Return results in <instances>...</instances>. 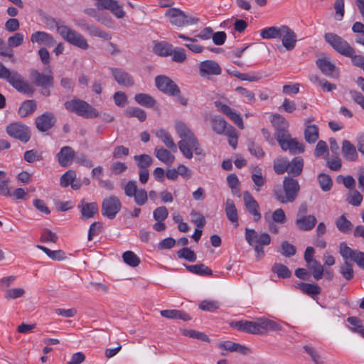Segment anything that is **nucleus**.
<instances>
[{
    "mask_svg": "<svg viewBox=\"0 0 364 364\" xmlns=\"http://www.w3.org/2000/svg\"><path fill=\"white\" fill-rule=\"evenodd\" d=\"M248 150L252 156L257 157V159H262L265 155V153L262 147L259 145L255 144L254 141H249Z\"/></svg>",
    "mask_w": 364,
    "mask_h": 364,
    "instance_id": "61",
    "label": "nucleus"
},
{
    "mask_svg": "<svg viewBox=\"0 0 364 364\" xmlns=\"http://www.w3.org/2000/svg\"><path fill=\"white\" fill-rule=\"evenodd\" d=\"M282 26H271L261 31L260 36L264 39L279 38L281 36Z\"/></svg>",
    "mask_w": 364,
    "mask_h": 364,
    "instance_id": "42",
    "label": "nucleus"
},
{
    "mask_svg": "<svg viewBox=\"0 0 364 364\" xmlns=\"http://www.w3.org/2000/svg\"><path fill=\"white\" fill-rule=\"evenodd\" d=\"M337 228L343 233L349 232L353 228V224L347 220L344 215L339 217L336 222Z\"/></svg>",
    "mask_w": 364,
    "mask_h": 364,
    "instance_id": "47",
    "label": "nucleus"
},
{
    "mask_svg": "<svg viewBox=\"0 0 364 364\" xmlns=\"http://www.w3.org/2000/svg\"><path fill=\"white\" fill-rule=\"evenodd\" d=\"M174 127L176 133L181 138L178 143V149L186 158L192 159L193 151L196 155H205L198 140L187 124L177 121L175 122Z\"/></svg>",
    "mask_w": 364,
    "mask_h": 364,
    "instance_id": "1",
    "label": "nucleus"
},
{
    "mask_svg": "<svg viewBox=\"0 0 364 364\" xmlns=\"http://www.w3.org/2000/svg\"><path fill=\"white\" fill-rule=\"evenodd\" d=\"M31 41L48 47L53 46L56 43L53 36L44 31L33 33L31 36Z\"/></svg>",
    "mask_w": 364,
    "mask_h": 364,
    "instance_id": "23",
    "label": "nucleus"
},
{
    "mask_svg": "<svg viewBox=\"0 0 364 364\" xmlns=\"http://www.w3.org/2000/svg\"><path fill=\"white\" fill-rule=\"evenodd\" d=\"M25 294V289L23 288H13L6 290L4 298L6 300L16 299L23 296Z\"/></svg>",
    "mask_w": 364,
    "mask_h": 364,
    "instance_id": "56",
    "label": "nucleus"
},
{
    "mask_svg": "<svg viewBox=\"0 0 364 364\" xmlns=\"http://www.w3.org/2000/svg\"><path fill=\"white\" fill-rule=\"evenodd\" d=\"M155 85L159 91L167 95L174 97L181 93L178 86L167 76H156L155 77Z\"/></svg>",
    "mask_w": 364,
    "mask_h": 364,
    "instance_id": "9",
    "label": "nucleus"
},
{
    "mask_svg": "<svg viewBox=\"0 0 364 364\" xmlns=\"http://www.w3.org/2000/svg\"><path fill=\"white\" fill-rule=\"evenodd\" d=\"M304 349L311 356L315 364H325L320 354L311 346H304Z\"/></svg>",
    "mask_w": 364,
    "mask_h": 364,
    "instance_id": "62",
    "label": "nucleus"
},
{
    "mask_svg": "<svg viewBox=\"0 0 364 364\" xmlns=\"http://www.w3.org/2000/svg\"><path fill=\"white\" fill-rule=\"evenodd\" d=\"M324 38L335 50L344 56L350 55L353 51V48L346 40L335 33H327Z\"/></svg>",
    "mask_w": 364,
    "mask_h": 364,
    "instance_id": "8",
    "label": "nucleus"
},
{
    "mask_svg": "<svg viewBox=\"0 0 364 364\" xmlns=\"http://www.w3.org/2000/svg\"><path fill=\"white\" fill-rule=\"evenodd\" d=\"M316 63L323 75L333 78L338 77V69L326 58H318Z\"/></svg>",
    "mask_w": 364,
    "mask_h": 364,
    "instance_id": "17",
    "label": "nucleus"
},
{
    "mask_svg": "<svg viewBox=\"0 0 364 364\" xmlns=\"http://www.w3.org/2000/svg\"><path fill=\"white\" fill-rule=\"evenodd\" d=\"M341 150L346 160L355 161L358 159V155L355 146L350 141L344 140L342 143Z\"/></svg>",
    "mask_w": 364,
    "mask_h": 364,
    "instance_id": "27",
    "label": "nucleus"
},
{
    "mask_svg": "<svg viewBox=\"0 0 364 364\" xmlns=\"http://www.w3.org/2000/svg\"><path fill=\"white\" fill-rule=\"evenodd\" d=\"M76 179V173L74 170H68L60 179V184L62 187L69 186Z\"/></svg>",
    "mask_w": 364,
    "mask_h": 364,
    "instance_id": "55",
    "label": "nucleus"
},
{
    "mask_svg": "<svg viewBox=\"0 0 364 364\" xmlns=\"http://www.w3.org/2000/svg\"><path fill=\"white\" fill-rule=\"evenodd\" d=\"M225 212L228 219L235 225L238 226V213L235 203L232 200L228 198L225 203Z\"/></svg>",
    "mask_w": 364,
    "mask_h": 364,
    "instance_id": "29",
    "label": "nucleus"
},
{
    "mask_svg": "<svg viewBox=\"0 0 364 364\" xmlns=\"http://www.w3.org/2000/svg\"><path fill=\"white\" fill-rule=\"evenodd\" d=\"M110 70L114 79L116 82L122 86L124 87H133L134 85V80L133 77L121 68H109Z\"/></svg>",
    "mask_w": 364,
    "mask_h": 364,
    "instance_id": "15",
    "label": "nucleus"
},
{
    "mask_svg": "<svg viewBox=\"0 0 364 364\" xmlns=\"http://www.w3.org/2000/svg\"><path fill=\"white\" fill-rule=\"evenodd\" d=\"M304 160L300 156L294 157L290 162L289 161L287 172L293 177L299 176L303 171Z\"/></svg>",
    "mask_w": 364,
    "mask_h": 364,
    "instance_id": "30",
    "label": "nucleus"
},
{
    "mask_svg": "<svg viewBox=\"0 0 364 364\" xmlns=\"http://www.w3.org/2000/svg\"><path fill=\"white\" fill-rule=\"evenodd\" d=\"M78 208L81 213V218L84 220L93 218L98 210L96 203H85L84 200L78 205Z\"/></svg>",
    "mask_w": 364,
    "mask_h": 364,
    "instance_id": "24",
    "label": "nucleus"
},
{
    "mask_svg": "<svg viewBox=\"0 0 364 364\" xmlns=\"http://www.w3.org/2000/svg\"><path fill=\"white\" fill-rule=\"evenodd\" d=\"M37 109V104L33 100H27L23 102L18 110V114L22 118L33 114Z\"/></svg>",
    "mask_w": 364,
    "mask_h": 364,
    "instance_id": "32",
    "label": "nucleus"
},
{
    "mask_svg": "<svg viewBox=\"0 0 364 364\" xmlns=\"http://www.w3.org/2000/svg\"><path fill=\"white\" fill-rule=\"evenodd\" d=\"M230 326L245 333L255 335H259L261 333L259 331V318H257L254 321L247 320L232 321L230 323Z\"/></svg>",
    "mask_w": 364,
    "mask_h": 364,
    "instance_id": "12",
    "label": "nucleus"
},
{
    "mask_svg": "<svg viewBox=\"0 0 364 364\" xmlns=\"http://www.w3.org/2000/svg\"><path fill=\"white\" fill-rule=\"evenodd\" d=\"M214 105L221 112L228 117L240 129H243V120L240 114L237 113L229 106L223 104L220 101H215Z\"/></svg>",
    "mask_w": 364,
    "mask_h": 364,
    "instance_id": "19",
    "label": "nucleus"
},
{
    "mask_svg": "<svg viewBox=\"0 0 364 364\" xmlns=\"http://www.w3.org/2000/svg\"><path fill=\"white\" fill-rule=\"evenodd\" d=\"M171 55L172 60L176 63H183L187 58L186 50L180 47L172 48Z\"/></svg>",
    "mask_w": 364,
    "mask_h": 364,
    "instance_id": "57",
    "label": "nucleus"
},
{
    "mask_svg": "<svg viewBox=\"0 0 364 364\" xmlns=\"http://www.w3.org/2000/svg\"><path fill=\"white\" fill-rule=\"evenodd\" d=\"M213 130L218 134H223L227 128V122L220 116H215L210 121Z\"/></svg>",
    "mask_w": 364,
    "mask_h": 364,
    "instance_id": "39",
    "label": "nucleus"
},
{
    "mask_svg": "<svg viewBox=\"0 0 364 364\" xmlns=\"http://www.w3.org/2000/svg\"><path fill=\"white\" fill-rule=\"evenodd\" d=\"M87 31L90 35L102 38L105 40H110L112 38V36L109 33L101 30L99 27L93 24H90V26L87 27Z\"/></svg>",
    "mask_w": 364,
    "mask_h": 364,
    "instance_id": "54",
    "label": "nucleus"
},
{
    "mask_svg": "<svg viewBox=\"0 0 364 364\" xmlns=\"http://www.w3.org/2000/svg\"><path fill=\"white\" fill-rule=\"evenodd\" d=\"M245 240L250 245H255L258 243L261 245H269L271 237L268 233L263 232L259 235L254 229L245 228Z\"/></svg>",
    "mask_w": 364,
    "mask_h": 364,
    "instance_id": "14",
    "label": "nucleus"
},
{
    "mask_svg": "<svg viewBox=\"0 0 364 364\" xmlns=\"http://www.w3.org/2000/svg\"><path fill=\"white\" fill-rule=\"evenodd\" d=\"M346 57H349L351 59L352 63L354 66L358 67L360 69L364 68V56L361 55H357L354 48L350 55Z\"/></svg>",
    "mask_w": 364,
    "mask_h": 364,
    "instance_id": "63",
    "label": "nucleus"
},
{
    "mask_svg": "<svg viewBox=\"0 0 364 364\" xmlns=\"http://www.w3.org/2000/svg\"><path fill=\"white\" fill-rule=\"evenodd\" d=\"M122 259L124 263L132 267H137L140 262V258L132 251H126L122 255Z\"/></svg>",
    "mask_w": 364,
    "mask_h": 364,
    "instance_id": "44",
    "label": "nucleus"
},
{
    "mask_svg": "<svg viewBox=\"0 0 364 364\" xmlns=\"http://www.w3.org/2000/svg\"><path fill=\"white\" fill-rule=\"evenodd\" d=\"M186 269L194 274L199 275H212L213 272L204 264H198L195 265H186Z\"/></svg>",
    "mask_w": 364,
    "mask_h": 364,
    "instance_id": "46",
    "label": "nucleus"
},
{
    "mask_svg": "<svg viewBox=\"0 0 364 364\" xmlns=\"http://www.w3.org/2000/svg\"><path fill=\"white\" fill-rule=\"evenodd\" d=\"M136 102L146 107H154L156 105V100L151 95L146 93H138L134 96Z\"/></svg>",
    "mask_w": 364,
    "mask_h": 364,
    "instance_id": "35",
    "label": "nucleus"
},
{
    "mask_svg": "<svg viewBox=\"0 0 364 364\" xmlns=\"http://www.w3.org/2000/svg\"><path fill=\"white\" fill-rule=\"evenodd\" d=\"M339 252L344 259H350L355 262L360 268L364 269V252L352 250L345 242L340 244Z\"/></svg>",
    "mask_w": 364,
    "mask_h": 364,
    "instance_id": "11",
    "label": "nucleus"
},
{
    "mask_svg": "<svg viewBox=\"0 0 364 364\" xmlns=\"http://www.w3.org/2000/svg\"><path fill=\"white\" fill-rule=\"evenodd\" d=\"M222 69L219 64L214 60H204L200 63L199 73L203 77L208 75H219Z\"/></svg>",
    "mask_w": 364,
    "mask_h": 364,
    "instance_id": "18",
    "label": "nucleus"
},
{
    "mask_svg": "<svg viewBox=\"0 0 364 364\" xmlns=\"http://www.w3.org/2000/svg\"><path fill=\"white\" fill-rule=\"evenodd\" d=\"M122 208L120 200L115 196L105 198L102 203L101 212L103 216L114 219Z\"/></svg>",
    "mask_w": 364,
    "mask_h": 364,
    "instance_id": "10",
    "label": "nucleus"
},
{
    "mask_svg": "<svg viewBox=\"0 0 364 364\" xmlns=\"http://www.w3.org/2000/svg\"><path fill=\"white\" fill-rule=\"evenodd\" d=\"M160 314L163 317L170 319H181L183 321H189L191 319V317L188 314L183 311L176 309L161 310L160 311Z\"/></svg>",
    "mask_w": 364,
    "mask_h": 364,
    "instance_id": "34",
    "label": "nucleus"
},
{
    "mask_svg": "<svg viewBox=\"0 0 364 364\" xmlns=\"http://www.w3.org/2000/svg\"><path fill=\"white\" fill-rule=\"evenodd\" d=\"M316 222V218L314 215H309L306 217L296 218L295 223L299 230L309 231L315 227Z\"/></svg>",
    "mask_w": 364,
    "mask_h": 364,
    "instance_id": "28",
    "label": "nucleus"
},
{
    "mask_svg": "<svg viewBox=\"0 0 364 364\" xmlns=\"http://www.w3.org/2000/svg\"><path fill=\"white\" fill-rule=\"evenodd\" d=\"M56 156L61 166L68 167L72 164L75 158V151L70 146H65L61 148Z\"/></svg>",
    "mask_w": 364,
    "mask_h": 364,
    "instance_id": "22",
    "label": "nucleus"
},
{
    "mask_svg": "<svg viewBox=\"0 0 364 364\" xmlns=\"http://www.w3.org/2000/svg\"><path fill=\"white\" fill-rule=\"evenodd\" d=\"M287 129L288 127H277L275 136L279 144L291 138Z\"/></svg>",
    "mask_w": 364,
    "mask_h": 364,
    "instance_id": "60",
    "label": "nucleus"
},
{
    "mask_svg": "<svg viewBox=\"0 0 364 364\" xmlns=\"http://www.w3.org/2000/svg\"><path fill=\"white\" fill-rule=\"evenodd\" d=\"M154 155L159 161L167 165H171L175 160V156L171 154V151L164 147H156L154 149Z\"/></svg>",
    "mask_w": 364,
    "mask_h": 364,
    "instance_id": "31",
    "label": "nucleus"
},
{
    "mask_svg": "<svg viewBox=\"0 0 364 364\" xmlns=\"http://www.w3.org/2000/svg\"><path fill=\"white\" fill-rule=\"evenodd\" d=\"M153 51L159 56L171 55L172 45L166 41H154Z\"/></svg>",
    "mask_w": 364,
    "mask_h": 364,
    "instance_id": "33",
    "label": "nucleus"
},
{
    "mask_svg": "<svg viewBox=\"0 0 364 364\" xmlns=\"http://www.w3.org/2000/svg\"><path fill=\"white\" fill-rule=\"evenodd\" d=\"M363 196L358 190L353 189L347 195L346 201L353 206H359L361 204Z\"/></svg>",
    "mask_w": 364,
    "mask_h": 364,
    "instance_id": "49",
    "label": "nucleus"
},
{
    "mask_svg": "<svg viewBox=\"0 0 364 364\" xmlns=\"http://www.w3.org/2000/svg\"><path fill=\"white\" fill-rule=\"evenodd\" d=\"M23 35L21 33H15L8 38L7 43L9 47L14 48L19 46L23 42Z\"/></svg>",
    "mask_w": 364,
    "mask_h": 364,
    "instance_id": "64",
    "label": "nucleus"
},
{
    "mask_svg": "<svg viewBox=\"0 0 364 364\" xmlns=\"http://www.w3.org/2000/svg\"><path fill=\"white\" fill-rule=\"evenodd\" d=\"M299 190L298 181L292 177L286 176L283 181V191H275V196L282 203H292L296 198Z\"/></svg>",
    "mask_w": 364,
    "mask_h": 364,
    "instance_id": "5",
    "label": "nucleus"
},
{
    "mask_svg": "<svg viewBox=\"0 0 364 364\" xmlns=\"http://www.w3.org/2000/svg\"><path fill=\"white\" fill-rule=\"evenodd\" d=\"M227 182L228 186L231 188L232 193L240 197V194L239 193V186L240 183L237 176L234 173L228 175L227 177Z\"/></svg>",
    "mask_w": 364,
    "mask_h": 364,
    "instance_id": "50",
    "label": "nucleus"
},
{
    "mask_svg": "<svg viewBox=\"0 0 364 364\" xmlns=\"http://www.w3.org/2000/svg\"><path fill=\"white\" fill-rule=\"evenodd\" d=\"M243 200L248 213L253 216L254 220H259L261 219V214L258 203L248 191L244 193Z\"/></svg>",
    "mask_w": 364,
    "mask_h": 364,
    "instance_id": "21",
    "label": "nucleus"
},
{
    "mask_svg": "<svg viewBox=\"0 0 364 364\" xmlns=\"http://www.w3.org/2000/svg\"><path fill=\"white\" fill-rule=\"evenodd\" d=\"M155 136L159 138L164 144L171 151L176 152L177 151L176 144L174 143L171 134L164 129H160L154 132Z\"/></svg>",
    "mask_w": 364,
    "mask_h": 364,
    "instance_id": "25",
    "label": "nucleus"
},
{
    "mask_svg": "<svg viewBox=\"0 0 364 364\" xmlns=\"http://www.w3.org/2000/svg\"><path fill=\"white\" fill-rule=\"evenodd\" d=\"M179 258H183L188 262H193L196 260V253L188 247H183L177 252Z\"/></svg>",
    "mask_w": 364,
    "mask_h": 364,
    "instance_id": "58",
    "label": "nucleus"
},
{
    "mask_svg": "<svg viewBox=\"0 0 364 364\" xmlns=\"http://www.w3.org/2000/svg\"><path fill=\"white\" fill-rule=\"evenodd\" d=\"M319 186L323 191L327 192L332 188L333 181L331 177L326 173H321L318 176Z\"/></svg>",
    "mask_w": 364,
    "mask_h": 364,
    "instance_id": "52",
    "label": "nucleus"
},
{
    "mask_svg": "<svg viewBox=\"0 0 364 364\" xmlns=\"http://www.w3.org/2000/svg\"><path fill=\"white\" fill-rule=\"evenodd\" d=\"M124 114L127 117H136L140 122H144L146 119V112L139 107H130L125 109Z\"/></svg>",
    "mask_w": 364,
    "mask_h": 364,
    "instance_id": "43",
    "label": "nucleus"
},
{
    "mask_svg": "<svg viewBox=\"0 0 364 364\" xmlns=\"http://www.w3.org/2000/svg\"><path fill=\"white\" fill-rule=\"evenodd\" d=\"M65 108L78 116L88 119L99 116L98 111L86 101L74 97L64 103Z\"/></svg>",
    "mask_w": 364,
    "mask_h": 364,
    "instance_id": "4",
    "label": "nucleus"
},
{
    "mask_svg": "<svg viewBox=\"0 0 364 364\" xmlns=\"http://www.w3.org/2000/svg\"><path fill=\"white\" fill-rule=\"evenodd\" d=\"M282 330V326L273 320L261 317L259 318V335L265 334L267 331H280Z\"/></svg>",
    "mask_w": 364,
    "mask_h": 364,
    "instance_id": "26",
    "label": "nucleus"
},
{
    "mask_svg": "<svg viewBox=\"0 0 364 364\" xmlns=\"http://www.w3.org/2000/svg\"><path fill=\"white\" fill-rule=\"evenodd\" d=\"M307 264V268L310 270L314 279L316 281L321 279L324 274V269L321 264L317 260H312Z\"/></svg>",
    "mask_w": 364,
    "mask_h": 364,
    "instance_id": "36",
    "label": "nucleus"
},
{
    "mask_svg": "<svg viewBox=\"0 0 364 364\" xmlns=\"http://www.w3.org/2000/svg\"><path fill=\"white\" fill-rule=\"evenodd\" d=\"M0 78L6 80L18 92L33 95L35 89L30 82L16 70L11 71L2 63H0Z\"/></svg>",
    "mask_w": 364,
    "mask_h": 364,
    "instance_id": "3",
    "label": "nucleus"
},
{
    "mask_svg": "<svg viewBox=\"0 0 364 364\" xmlns=\"http://www.w3.org/2000/svg\"><path fill=\"white\" fill-rule=\"evenodd\" d=\"M35 123L38 130L44 132L54 126L55 119L53 113L48 112L37 117Z\"/></svg>",
    "mask_w": 364,
    "mask_h": 364,
    "instance_id": "20",
    "label": "nucleus"
},
{
    "mask_svg": "<svg viewBox=\"0 0 364 364\" xmlns=\"http://www.w3.org/2000/svg\"><path fill=\"white\" fill-rule=\"evenodd\" d=\"M137 167L139 169H148L153 164V159L148 154H144L134 156Z\"/></svg>",
    "mask_w": 364,
    "mask_h": 364,
    "instance_id": "40",
    "label": "nucleus"
},
{
    "mask_svg": "<svg viewBox=\"0 0 364 364\" xmlns=\"http://www.w3.org/2000/svg\"><path fill=\"white\" fill-rule=\"evenodd\" d=\"M299 289L307 295L314 298L321 293V288L315 284L304 283L299 284Z\"/></svg>",
    "mask_w": 364,
    "mask_h": 364,
    "instance_id": "41",
    "label": "nucleus"
},
{
    "mask_svg": "<svg viewBox=\"0 0 364 364\" xmlns=\"http://www.w3.org/2000/svg\"><path fill=\"white\" fill-rule=\"evenodd\" d=\"M344 263L340 267V273L348 281L351 280L354 277L353 265L348 259H344Z\"/></svg>",
    "mask_w": 364,
    "mask_h": 364,
    "instance_id": "48",
    "label": "nucleus"
},
{
    "mask_svg": "<svg viewBox=\"0 0 364 364\" xmlns=\"http://www.w3.org/2000/svg\"><path fill=\"white\" fill-rule=\"evenodd\" d=\"M352 31L357 33L356 43L364 46V24L358 21L355 22L352 26Z\"/></svg>",
    "mask_w": 364,
    "mask_h": 364,
    "instance_id": "53",
    "label": "nucleus"
},
{
    "mask_svg": "<svg viewBox=\"0 0 364 364\" xmlns=\"http://www.w3.org/2000/svg\"><path fill=\"white\" fill-rule=\"evenodd\" d=\"M36 247L43 251L50 258L53 260H63L65 258V254L63 250H51L44 246L38 245Z\"/></svg>",
    "mask_w": 364,
    "mask_h": 364,
    "instance_id": "45",
    "label": "nucleus"
},
{
    "mask_svg": "<svg viewBox=\"0 0 364 364\" xmlns=\"http://www.w3.org/2000/svg\"><path fill=\"white\" fill-rule=\"evenodd\" d=\"M289 161L284 159H277L274 161V170L277 174H283L288 169Z\"/></svg>",
    "mask_w": 364,
    "mask_h": 364,
    "instance_id": "59",
    "label": "nucleus"
},
{
    "mask_svg": "<svg viewBox=\"0 0 364 364\" xmlns=\"http://www.w3.org/2000/svg\"><path fill=\"white\" fill-rule=\"evenodd\" d=\"M6 132L10 136L23 143L28 142L31 137L30 128L22 122H14L6 127Z\"/></svg>",
    "mask_w": 364,
    "mask_h": 364,
    "instance_id": "7",
    "label": "nucleus"
},
{
    "mask_svg": "<svg viewBox=\"0 0 364 364\" xmlns=\"http://www.w3.org/2000/svg\"><path fill=\"white\" fill-rule=\"evenodd\" d=\"M165 16L169 18V22L176 26L183 27L189 25H194L199 22V19L191 14H186L182 10L177 8L168 9Z\"/></svg>",
    "mask_w": 364,
    "mask_h": 364,
    "instance_id": "6",
    "label": "nucleus"
},
{
    "mask_svg": "<svg viewBox=\"0 0 364 364\" xmlns=\"http://www.w3.org/2000/svg\"><path fill=\"white\" fill-rule=\"evenodd\" d=\"M318 128L316 125H306L304 130V138L309 144L315 143L318 139Z\"/></svg>",
    "mask_w": 364,
    "mask_h": 364,
    "instance_id": "38",
    "label": "nucleus"
},
{
    "mask_svg": "<svg viewBox=\"0 0 364 364\" xmlns=\"http://www.w3.org/2000/svg\"><path fill=\"white\" fill-rule=\"evenodd\" d=\"M272 270L281 278H289L291 275V272L288 267L282 264H274L272 267Z\"/></svg>",
    "mask_w": 364,
    "mask_h": 364,
    "instance_id": "51",
    "label": "nucleus"
},
{
    "mask_svg": "<svg viewBox=\"0 0 364 364\" xmlns=\"http://www.w3.org/2000/svg\"><path fill=\"white\" fill-rule=\"evenodd\" d=\"M44 23L51 28L55 27L59 35L70 44L82 50L88 49V43L83 36L65 25L60 21H57L50 16H46Z\"/></svg>",
    "mask_w": 364,
    "mask_h": 364,
    "instance_id": "2",
    "label": "nucleus"
},
{
    "mask_svg": "<svg viewBox=\"0 0 364 364\" xmlns=\"http://www.w3.org/2000/svg\"><path fill=\"white\" fill-rule=\"evenodd\" d=\"M49 73L50 74L45 75L41 73L37 70H31L30 72V75L33 81V83L36 86L41 87L43 88L53 87L54 85V79L53 76L51 75L50 70Z\"/></svg>",
    "mask_w": 364,
    "mask_h": 364,
    "instance_id": "13",
    "label": "nucleus"
},
{
    "mask_svg": "<svg viewBox=\"0 0 364 364\" xmlns=\"http://www.w3.org/2000/svg\"><path fill=\"white\" fill-rule=\"evenodd\" d=\"M282 31L279 38L282 40V46L287 50H293L297 41L296 33L287 26H282Z\"/></svg>",
    "mask_w": 364,
    "mask_h": 364,
    "instance_id": "16",
    "label": "nucleus"
},
{
    "mask_svg": "<svg viewBox=\"0 0 364 364\" xmlns=\"http://www.w3.org/2000/svg\"><path fill=\"white\" fill-rule=\"evenodd\" d=\"M347 321L351 325L350 330L352 332L364 338V326L361 319L355 316H350L347 318Z\"/></svg>",
    "mask_w": 364,
    "mask_h": 364,
    "instance_id": "37",
    "label": "nucleus"
}]
</instances>
